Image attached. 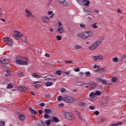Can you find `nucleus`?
I'll return each instance as SVG.
<instances>
[{"mask_svg":"<svg viewBox=\"0 0 126 126\" xmlns=\"http://www.w3.org/2000/svg\"><path fill=\"white\" fill-rule=\"evenodd\" d=\"M89 109H90V110H94V107L93 106L90 105L89 106Z\"/></svg>","mask_w":126,"mask_h":126,"instance_id":"obj_48","label":"nucleus"},{"mask_svg":"<svg viewBox=\"0 0 126 126\" xmlns=\"http://www.w3.org/2000/svg\"><path fill=\"white\" fill-rule=\"evenodd\" d=\"M94 115L95 116H98L99 115V111H96L94 112Z\"/></svg>","mask_w":126,"mask_h":126,"instance_id":"obj_53","label":"nucleus"},{"mask_svg":"<svg viewBox=\"0 0 126 126\" xmlns=\"http://www.w3.org/2000/svg\"><path fill=\"white\" fill-rule=\"evenodd\" d=\"M95 79L98 82H102V84L104 85L107 84V81H106V80H104L101 78H96Z\"/></svg>","mask_w":126,"mask_h":126,"instance_id":"obj_8","label":"nucleus"},{"mask_svg":"<svg viewBox=\"0 0 126 126\" xmlns=\"http://www.w3.org/2000/svg\"><path fill=\"white\" fill-rule=\"evenodd\" d=\"M51 120H52V123L53 121L55 122V123H59V122H60V120H59L57 117L55 116L53 117Z\"/></svg>","mask_w":126,"mask_h":126,"instance_id":"obj_18","label":"nucleus"},{"mask_svg":"<svg viewBox=\"0 0 126 126\" xmlns=\"http://www.w3.org/2000/svg\"><path fill=\"white\" fill-rule=\"evenodd\" d=\"M18 90L20 92H26V89L25 87L20 86L18 87Z\"/></svg>","mask_w":126,"mask_h":126,"instance_id":"obj_17","label":"nucleus"},{"mask_svg":"<svg viewBox=\"0 0 126 126\" xmlns=\"http://www.w3.org/2000/svg\"><path fill=\"white\" fill-rule=\"evenodd\" d=\"M77 3H79V4H80V5H82V3H83V2H82V0H76Z\"/></svg>","mask_w":126,"mask_h":126,"instance_id":"obj_39","label":"nucleus"},{"mask_svg":"<svg viewBox=\"0 0 126 126\" xmlns=\"http://www.w3.org/2000/svg\"><path fill=\"white\" fill-rule=\"evenodd\" d=\"M75 114L77 115L78 117H80V112L77 111V110L74 111Z\"/></svg>","mask_w":126,"mask_h":126,"instance_id":"obj_36","label":"nucleus"},{"mask_svg":"<svg viewBox=\"0 0 126 126\" xmlns=\"http://www.w3.org/2000/svg\"><path fill=\"white\" fill-rule=\"evenodd\" d=\"M47 14H48V15H51V14H53V11H48Z\"/></svg>","mask_w":126,"mask_h":126,"instance_id":"obj_57","label":"nucleus"},{"mask_svg":"<svg viewBox=\"0 0 126 126\" xmlns=\"http://www.w3.org/2000/svg\"><path fill=\"white\" fill-rule=\"evenodd\" d=\"M38 113H39L40 115H42V114H43V110H38Z\"/></svg>","mask_w":126,"mask_h":126,"instance_id":"obj_61","label":"nucleus"},{"mask_svg":"<svg viewBox=\"0 0 126 126\" xmlns=\"http://www.w3.org/2000/svg\"><path fill=\"white\" fill-rule=\"evenodd\" d=\"M57 39L58 41H61V40H62V36L57 35Z\"/></svg>","mask_w":126,"mask_h":126,"instance_id":"obj_41","label":"nucleus"},{"mask_svg":"<svg viewBox=\"0 0 126 126\" xmlns=\"http://www.w3.org/2000/svg\"><path fill=\"white\" fill-rule=\"evenodd\" d=\"M30 111L32 115H37V112L35 111L34 109H32V108L30 107Z\"/></svg>","mask_w":126,"mask_h":126,"instance_id":"obj_20","label":"nucleus"},{"mask_svg":"<svg viewBox=\"0 0 126 126\" xmlns=\"http://www.w3.org/2000/svg\"><path fill=\"white\" fill-rule=\"evenodd\" d=\"M26 14V17H31L32 16V13L28 10V9H26L25 10Z\"/></svg>","mask_w":126,"mask_h":126,"instance_id":"obj_11","label":"nucleus"},{"mask_svg":"<svg viewBox=\"0 0 126 126\" xmlns=\"http://www.w3.org/2000/svg\"><path fill=\"white\" fill-rule=\"evenodd\" d=\"M42 20L43 22H45V23H48V22H50V18L46 16L43 17Z\"/></svg>","mask_w":126,"mask_h":126,"instance_id":"obj_14","label":"nucleus"},{"mask_svg":"<svg viewBox=\"0 0 126 126\" xmlns=\"http://www.w3.org/2000/svg\"><path fill=\"white\" fill-rule=\"evenodd\" d=\"M0 63H1V64H7V63H8V62L5 61V59H3V58H0Z\"/></svg>","mask_w":126,"mask_h":126,"instance_id":"obj_13","label":"nucleus"},{"mask_svg":"<svg viewBox=\"0 0 126 126\" xmlns=\"http://www.w3.org/2000/svg\"><path fill=\"white\" fill-rule=\"evenodd\" d=\"M94 11V12H95V13H99V10H98L97 9H95Z\"/></svg>","mask_w":126,"mask_h":126,"instance_id":"obj_64","label":"nucleus"},{"mask_svg":"<svg viewBox=\"0 0 126 126\" xmlns=\"http://www.w3.org/2000/svg\"><path fill=\"white\" fill-rule=\"evenodd\" d=\"M104 106H107V105L109 104V101L106 100L105 101H104Z\"/></svg>","mask_w":126,"mask_h":126,"instance_id":"obj_46","label":"nucleus"},{"mask_svg":"<svg viewBox=\"0 0 126 126\" xmlns=\"http://www.w3.org/2000/svg\"><path fill=\"white\" fill-rule=\"evenodd\" d=\"M87 18L88 20H92L94 18V16L91 15V17H88Z\"/></svg>","mask_w":126,"mask_h":126,"instance_id":"obj_37","label":"nucleus"},{"mask_svg":"<svg viewBox=\"0 0 126 126\" xmlns=\"http://www.w3.org/2000/svg\"><path fill=\"white\" fill-rule=\"evenodd\" d=\"M58 2L62 6H67L68 5V2L66 1V0H61L59 1Z\"/></svg>","mask_w":126,"mask_h":126,"instance_id":"obj_7","label":"nucleus"},{"mask_svg":"<svg viewBox=\"0 0 126 126\" xmlns=\"http://www.w3.org/2000/svg\"><path fill=\"white\" fill-rule=\"evenodd\" d=\"M85 75H86L87 76H88V75H90V72L89 71H87L85 72Z\"/></svg>","mask_w":126,"mask_h":126,"instance_id":"obj_50","label":"nucleus"},{"mask_svg":"<svg viewBox=\"0 0 126 126\" xmlns=\"http://www.w3.org/2000/svg\"><path fill=\"white\" fill-rule=\"evenodd\" d=\"M93 34V33H92V32L91 31H88L84 32L82 33H79L77 34L76 35V37L78 38H81V39H83L84 40H85L87 38H88V37H90V36H92Z\"/></svg>","mask_w":126,"mask_h":126,"instance_id":"obj_1","label":"nucleus"},{"mask_svg":"<svg viewBox=\"0 0 126 126\" xmlns=\"http://www.w3.org/2000/svg\"><path fill=\"white\" fill-rule=\"evenodd\" d=\"M64 118L67 120H69L70 121H73L74 120V115L72 113H68V112H65L63 114Z\"/></svg>","mask_w":126,"mask_h":126,"instance_id":"obj_5","label":"nucleus"},{"mask_svg":"<svg viewBox=\"0 0 126 126\" xmlns=\"http://www.w3.org/2000/svg\"><path fill=\"white\" fill-rule=\"evenodd\" d=\"M19 119L20 121H23L25 119V116L23 114H20L19 116Z\"/></svg>","mask_w":126,"mask_h":126,"instance_id":"obj_19","label":"nucleus"},{"mask_svg":"<svg viewBox=\"0 0 126 126\" xmlns=\"http://www.w3.org/2000/svg\"><path fill=\"white\" fill-rule=\"evenodd\" d=\"M102 41H103V39L96 41L95 43L93 44L92 46L89 47L90 50H95V49H97V48L99 47V46H100V44H102Z\"/></svg>","mask_w":126,"mask_h":126,"instance_id":"obj_3","label":"nucleus"},{"mask_svg":"<svg viewBox=\"0 0 126 126\" xmlns=\"http://www.w3.org/2000/svg\"><path fill=\"white\" fill-rule=\"evenodd\" d=\"M34 87L35 88H39L40 87H41V85H39V84H36L34 85Z\"/></svg>","mask_w":126,"mask_h":126,"instance_id":"obj_47","label":"nucleus"},{"mask_svg":"<svg viewBox=\"0 0 126 126\" xmlns=\"http://www.w3.org/2000/svg\"><path fill=\"white\" fill-rule=\"evenodd\" d=\"M90 98H95L96 95H95V93L92 92L89 94Z\"/></svg>","mask_w":126,"mask_h":126,"instance_id":"obj_22","label":"nucleus"},{"mask_svg":"<svg viewBox=\"0 0 126 126\" xmlns=\"http://www.w3.org/2000/svg\"><path fill=\"white\" fill-rule=\"evenodd\" d=\"M57 99L58 100V101H62V100H63V96H58Z\"/></svg>","mask_w":126,"mask_h":126,"instance_id":"obj_32","label":"nucleus"},{"mask_svg":"<svg viewBox=\"0 0 126 126\" xmlns=\"http://www.w3.org/2000/svg\"><path fill=\"white\" fill-rule=\"evenodd\" d=\"M74 48V49H76V50H79V49H82V46L81 45H75Z\"/></svg>","mask_w":126,"mask_h":126,"instance_id":"obj_24","label":"nucleus"},{"mask_svg":"<svg viewBox=\"0 0 126 126\" xmlns=\"http://www.w3.org/2000/svg\"><path fill=\"white\" fill-rule=\"evenodd\" d=\"M74 71H76V72H78L79 71V68H76L74 69Z\"/></svg>","mask_w":126,"mask_h":126,"instance_id":"obj_60","label":"nucleus"},{"mask_svg":"<svg viewBox=\"0 0 126 126\" xmlns=\"http://www.w3.org/2000/svg\"><path fill=\"white\" fill-rule=\"evenodd\" d=\"M51 123H53V121L51 120V119H50V120H47L45 121V124L46 125V126H50V125H51Z\"/></svg>","mask_w":126,"mask_h":126,"instance_id":"obj_16","label":"nucleus"},{"mask_svg":"<svg viewBox=\"0 0 126 126\" xmlns=\"http://www.w3.org/2000/svg\"><path fill=\"white\" fill-rule=\"evenodd\" d=\"M104 69L103 68L98 69L99 72H102L104 71Z\"/></svg>","mask_w":126,"mask_h":126,"instance_id":"obj_51","label":"nucleus"},{"mask_svg":"<svg viewBox=\"0 0 126 126\" xmlns=\"http://www.w3.org/2000/svg\"><path fill=\"white\" fill-rule=\"evenodd\" d=\"M80 26L82 28H86L85 25H84V24H80Z\"/></svg>","mask_w":126,"mask_h":126,"instance_id":"obj_52","label":"nucleus"},{"mask_svg":"<svg viewBox=\"0 0 126 126\" xmlns=\"http://www.w3.org/2000/svg\"><path fill=\"white\" fill-rule=\"evenodd\" d=\"M37 83H41V81H35L33 82L34 84H37Z\"/></svg>","mask_w":126,"mask_h":126,"instance_id":"obj_63","label":"nucleus"},{"mask_svg":"<svg viewBox=\"0 0 126 126\" xmlns=\"http://www.w3.org/2000/svg\"><path fill=\"white\" fill-rule=\"evenodd\" d=\"M97 23H93L91 25V27L94 28V29H96L97 28Z\"/></svg>","mask_w":126,"mask_h":126,"instance_id":"obj_27","label":"nucleus"},{"mask_svg":"<svg viewBox=\"0 0 126 126\" xmlns=\"http://www.w3.org/2000/svg\"><path fill=\"white\" fill-rule=\"evenodd\" d=\"M16 64H20L21 65H27L28 64V62L24 61V58L21 57L19 59H17L16 61Z\"/></svg>","mask_w":126,"mask_h":126,"instance_id":"obj_4","label":"nucleus"},{"mask_svg":"<svg viewBox=\"0 0 126 126\" xmlns=\"http://www.w3.org/2000/svg\"><path fill=\"white\" fill-rule=\"evenodd\" d=\"M112 82H116L117 81V78H113L112 79Z\"/></svg>","mask_w":126,"mask_h":126,"instance_id":"obj_56","label":"nucleus"},{"mask_svg":"<svg viewBox=\"0 0 126 126\" xmlns=\"http://www.w3.org/2000/svg\"><path fill=\"white\" fill-rule=\"evenodd\" d=\"M32 76L35 78H41V75H38L37 73H34L32 74Z\"/></svg>","mask_w":126,"mask_h":126,"instance_id":"obj_23","label":"nucleus"},{"mask_svg":"<svg viewBox=\"0 0 126 126\" xmlns=\"http://www.w3.org/2000/svg\"><path fill=\"white\" fill-rule=\"evenodd\" d=\"M38 126H46L45 125V123H44V122L43 121H40V123L38 124Z\"/></svg>","mask_w":126,"mask_h":126,"instance_id":"obj_28","label":"nucleus"},{"mask_svg":"<svg viewBox=\"0 0 126 126\" xmlns=\"http://www.w3.org/2000/svg\"><path fill=\"white\" fill-rule=\"evenodd\" d=\"M19 37L22 38V37H23V34L19 32H16L15 34V39H16V40H18V38H19Z\"/></svg>","mask_w":126,"mask_h":126,"instance_id":"obj_9","label":"nucleus"},{"mask_svg":"<svg viewBox=\"0 0 126 126\" xmlns=\"http://www.w3.org/2000/svg\"><path fill=\"white\" fill-rule=\"evenodd\" d=\"M96 57L97 58V60H103V57L101 55L96 56Z\"/></svg>","mask_w":126,"mask_h":126,"instance_id":"obj_44","label":"nucleus"},{"mask_svg":"<svg viewBox=\"0 0 126 126\" xmlns=\"http://www.w3.org/2000/svg\"><path fill=\"white\" fill-rule=\"evenodd\" d=\"M60 92H61V93H64V92H65V89H64V88H61L60 89Z\"/></svg>","mask_w":126,"mask_h":126,"instance_id":"obj_33","label":"nucleus"},{"mask_svg":"<svg viewBox=\"0 0 126 126\" xmlns=\"http://www.w3.org/2000/svg\"><path fill=\"white\" fill-rule=\"evenodd\" d=\"M13 87L12 84H8L7 86V89H11Z\"/></svg>","mask_w":126,"mask_h":126,"instance_id":"obj_29","label":"nucleus"},{"mask_svg":"<svg viewBox=\"0 0 126 126\" xmlns=\"http://www.w3.org/2000/svg\"><path fill=\"white\" fill-rule=\"evenodd\" d=\"M45 85L47 87H49V86H52L53 85V83L52 82H47L45 83Z\"/></svg>","mask_w":126,"mask_h":126,"instance_id":"obj_25","label":"nucleus"},{"mask_svg":"<svg viewBox=\"0 0 126 126\" xmlns=\"http://www.w3.org/2000/svg\"><path fill=\"white\" fill-rule=\"evenodd\" d=\"M4 42L5 44H7L8 46H10V47H12V43L13 41L11 39V38L9 37H4L3 38Z\"/></svg>","mask_w":126,"mask_h":126,"instance_id":"obj_6","label":"nucleus"},{"mask_svg":"<svg viewBox=\"0 0 126 126\" xmlns=\"http://www.w3.org/2000/svg\"><path fill=\"white\" fill-rule=\"evenodd\" d=\"M83 10L84 12L87 13L89 12V13H91V11H89L88 9H87V7H84L83 8Z\"/></svg>","mask_w":126,"mask_h":126,"instance_id":"obj_30","label":"nucleus"},{"mask_svg":"<svg viewBox=\"0 0 126 126\" xmlns=\"http://www.w3.org/2000/svg\"><path fill=\"white\" fill-rule=\"evenodd\" d=\"M118 58H117V57H114L112 59V61L114 62V63L118 62Z\"/></svg>","mask_w":126,"mask_h":126,"instance_id":"obj_35","label":"nucleus"},{"mask_svg":"<svg viewBox=\"0 0 126 126\" xmlns=\"http://www.w3.org/2000/svg\"><path fill=\"white\" fill-rule=\"evenodd\" d=\"M22 40L24 43H26L27 42V40L26 39L25 37L22 38Z\"/></svg>","mask_w":126,"mask_h":126,"instance_id":"obj_49","label":"nucleus"},{"mask_svg":"<svg viewBox=\"0 0 126 126\" xmlns=\"http://www.w3.org/2000/svg\"><path fill=\"white\" fill-rule=\"evenodd\" d=\"M5 68L6 72H7V74H9L10 73V70L9 69V68L6 67Z\"/></svg>","mask_w":126,"mask_h":126,"instance_id":"obj_34","label":"nucleus"},{"mask_svg":"<svg viewBox=\"0 0 126 126\" xmlns=\"http://www.w3.org/2000/svg\"><path fill=\"white\" fill-rule=\"evenodd\" d=\"M5 124L4 122L0 121V126H3Z\"/></svg>","mask_w":126,"mask_h":126,"instance_id":"obj_43","label":"nucleus"},{"mask_svg":"<svg viewBox=\"0 0 126 126\" xmlns=\"http://www.w3.org/2000/svg\"><path fill=\"white\" fill-rule=\"evenodd\" d=\"M86 84H89L91 86V89L92 90L93 89H95L96 88V86H97V83L96 82H93V83H86Z\"/></svg>","mask_w":126,"mask_h":126,"instance_id":"obj_10","label":"nucleus"},{"mask_svg":"<svg viewBox=\"0 0 126 126\" xmlns=\"http://www.w3.org/2000/svg\"><path fill=\"white\" fill-rule=\"evenodd\" d=\"M82 2H85L83 4L84 6H89V4H90V1L89 0H82Z\"/></svg>","mask_w":126,"mask_h":126,"instance_id":"obj_12","label":"nucleus"},{"mask_svg":"<svg viewBox=\"0 0 126 126\" xmlns=\"http://www.w3.org/2000/svg\"><path fill=\"white\" fill-rule=\"evenodd\" d=\"M94 94L95 95V96H100V95H101V94H102V93L100 91H97L94 92Z\"/></svg>","mask_w":126,"mask_h":126,"instance_id":"obj_26","label":"nucleus"},{"mask_svg":"<svg viewBox=\"0 0 126 126\" xmlns=\"http://www.w3.org/2000/svg\"><path fill=\"white\" fill-rule=\"evenodd\" d=\"M62 25H63V24H62L61 22H58V26H59V27H62Z\"/></svg>","mask_w":126,"mask_h":126,"instance_id":"obj_59","label":"nucleus"},{"mask_svg":"<svg viewBox=\"0 0 126 126\" xmlns=\"http://www.w3.org/2000/svg\"><path fill=\"white\" fill-rule=\"evenodd\" d=\"M39 106L40 107H44L45 106V103H41L39 104Z\"/></svg>","mask_w":126,"mask_h":126,"instance_id":"obj_54","label":"nucleus"},{"mask_svg":"<svg viewBox=\"0 0 126 126\" xmlns=\"http://www.w3.org/2000/svg\"><path fill=\"white\" fill-rule=\"evenodd\" d=\"M64 63L66 64H67V63H72L73 62L71 61H65Z\"/></svg>","mask_w":126,"mask_h":126,"instance_id":"obj_40","label":"nucleus"},{"mask_svg":"<svg viewBox=\"0 0 126 126\" xmlns=\"http://www.w3.org/2000/svg\"><path fill=\"white\" fill-rule=\"evenodd\" d=\"M51 75H48L47 76H45L43 77L44 79H45V80H50L51 79H52V78L51 77Z\"/></svg>","mask_w":126,"mask_h":126,"instance_id":"obj_21","label":"nucleus"},{"mask_svg":"<svg viewBox=\"0 0 126 126\" xmlns=\"http://www.w3.org/2000/svg\"><path fill=\"white\" fill-rule=\"evenodd\" d=\"M44 112L45 113H46V114H51V110L50 109H45L44 110Z\"/></svg>","mask_w":126,"mask_h":126,"instance_id":"obj_31","label":"nucleus"},{"mask_svg":"<svg viewBox=\"0 0 126 126\" xmlns=\"http://www.w3.org/2000/svg\"><path fill=\"white\" fill-rule=\"evenodd\" d=\"M126 56L124 55L121 58L120 61H124V60H126Z\"/></svg>","mask_w":126,"mask_h":126,"instance_id":"obj_45","label":"nucleus"},{"mask_svg":"<svg viewBox=\"0 0 126 126\" xmlns=\"http://www.w3.org/2000/svg\"><path fill=\"white\" fill-rule=\"evenodd\" d=\"M58 33L63 34V28L62 27H59L57 30Z\"/></svg>","mask_w":126,"mask_h":126,"instance_id":"obj_15","label":"nucleus"},{"mask_svg":"<svg viewBox=\"0 0 126 126\" xmlns=\"http://www.w3.org/2000/svg\"><path fill=\"white\" fill-rule=\"evenodd\" d=\"M43 117L45 119H49L50 118V116L48 114H44Z\"/></svg>","mask_w":126,"mask_h":126,"instance_id":"obj_38","label":"nucleus"},{"mask_svg":"<svg viewBox=\"0 0 126 126\" xmlns=\"http://www.w3.org/2000/svg\"><path fill=\"white\" fill-rule=\"evenodd\" d=\"M92 58L94 59V61L98 60V58H97V56H92Z\"/></svg>","mask_w":126,"mask_h":126,"instance_id":"obj_55","label":"nucleus"},{"mask_svg":"<svg viewBox=\"0 0 126 126\" xmlns=\"http://www.w3.org/2000/svg\"><path fill=\"white\" fill-rule=\"evenodd\" d=\"M59 107H60V108H63V103H60V104H59Z\"/></svg>","mask_w":126,"mask_h":126,"instance_id":"obj_62","label":"nucleus"},{"mask_svg":"<svg viewBox=\"0 0 126 126\" xmlns=\"http://www.w3.org/2000/svg\"><path fill=\"white\" fill-rule=\"evenodd\" d=\"M85 103L84 102H80V105L82 107H83V106H85Z\"/></svg>","mask_w":126,"mask_h":126,"instance_id":"obj_58","label":"nucleus"},{"mask_svg":"<svg viewBox=\"0 0 126 126\" xmlns=\"http://www.w3.org/2000/svg\"><path fill=\"white\" fill-rule=\"evenodd\" d=\"M63 101L66 103H70L74 102V99L71 96L67 95H63Z\"/></svg>","mask_w":126,"mask_h":126,"instance_id":"obj_2","label":"nucleus"},{"mask_svg":"<svg viewBox=\"0 0 126 126\" xmlns=\"http://www.w3.org/2000/svg\"><path fill=\"white\" fill-rule=\"evenodd\" d=\"M56 73H57V74H58V75H61L62 74V71H61V70H57L56 71Z\"/></svg>","mask_w":126,"mask_h":126,"instance_id":"obj_42","label":"nucleus"}]
</instances>
